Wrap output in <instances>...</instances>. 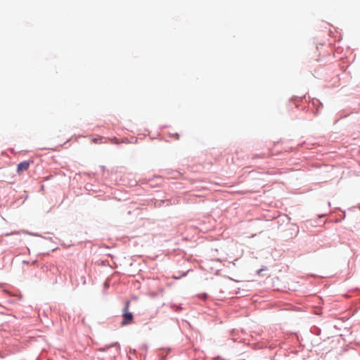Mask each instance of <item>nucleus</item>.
Masks as SVG:
<instances>
[{
  "label": "nucleus",
  "mask_w": 360,
  "mask_h": 360,
  "mask_svg": "<svg viewBox=\"0 0 360 360\" xmlns=\"http://www.w3.org/2000/svg\"><path fill=\"white\" fill-rule=\"evenodd\" d=\"M134 316L131 312L129 311H123L122 313V321L121 323L122 326H126L131 323L133 322Z\"/></svg>",
  "instance_id": "nucleus-1"
},
{
  "label": "nucleus",
  "mask_w": 360,
  "mask_h": 360,
  "mask_svg": "<svg viewBox=\"0 0 360 360\" xmlns=\"http://www.w3.org/2000/svg\"><path fill=\"white\" fill-rule=\"evenodd\" d=\"M129 304H130V302L129 301L126 302L125 306H124V307L123 309V311H129Z\"/></svg>",
  "instance_id": "nucleus-3"
},
{
  "label": "nucleus",
  "mask_w": 360,
  "mask_h": 360,
  "mask_svg": "<svg viewBox=\"0 0 360 360\" xmlns=\"http://www.w3.org/2000/svg\"><path fill=\"white\" fill-rule=\"evenodd\" d=\"M30 162L27 161H24L18 165L17 172L19 174H22L23 172L27 171L29 169Z\"/></svg>",
  "instance_id": "nucleus-2"
}]
</instances>
